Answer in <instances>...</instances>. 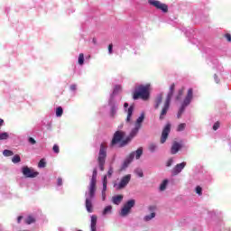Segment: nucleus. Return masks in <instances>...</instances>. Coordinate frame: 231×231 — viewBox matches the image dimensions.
<instances>
[{"label": "nucleus", "mask_w": 231, "mask_h": 231, "mask_svg": "<svg viewBox=\"0 0 231 231\" xmlns=\"http://www.w3.org/2000/svg\"><path fill=\"white\" fill-rule=\"evenodd\" d=\"M151 85L146 84V85H139L133 95L134 100H138L141 98V100H148L149 97H151Z\"/></svg>", "instance_id": "obj_1"}, {"label": "nucleus", "mask_w": 231, "mask_h": 231, "mask_svg": "<svg viewBox=\"0 0 231 231\" xmlns=\"http://www.w3.org/2000/svg\"><path fill=\"white\" fill-rule=\"evenodd\" d=\"M143 120H145V116L142 114L136 120L135 122V126L134 128L131 131L130 134L128 137L125 138V141L122 142L121 147H125L131 140L138 134V131L142 129V124L143 123Z\"/></svg>", "instance_id": "obj_2"}, {"label": "nucleus", "mask_w": 231, "mask_h": 231, "mask_svg": "<svg viewBox=\"0 0 231 231\" xmlns=\"http://www.w3.org/2000/svg\"><path fill=\"white\" fill-rule=\"evenodd\" d=\"M174 89H176V85L173 83L170 87V92L167 95V97L164 101V105L161 110L159 119L164 120L167 113L171 107V99L172 98V95H174Z\"/></svg>", "instance_id": "obj_3"}, {"label": "nucleus", "mask_w": 231, "mask_h": 231, "mask_svg": "<svg viewBox=\"0 0 231 231\" xmlns=\"http://www.w3.org/2000/svg\"><path fill=\"white\" fill-rule=\"evenodd\" d=\"M107 158V144L102 143L99 148V153L97 158L98 166L101 171H104V166L106 165V159Z\"/></svg>", "instance_id": "obj_4"}, {"label": "nucleus", "mask_w": 231, "mask_h": 231, "mask_svg": "<svg viewBox=\"0 0 231 231\" xmlns=\"http://www.w3.org/2000/svg\"><path fill=\"white\" fill-rule=\"evenodd\" d=\"M193 95L194 90L192 88H189L187 96L185 97L181 104V106L180 107L179 112L177 114L178 118H181V115H183V113L185 112V107H187V106H189L190 102H192Z\"/></svg>", "instance_id": "obj_5"}, {"label": "nucleus", "mask_w": 231, "mask_h": 231, "mask_svg": "<svg viewBox=\"0 0 231 231\" xmlns=\"http://www.w3.org/2000/svg\"><path fill=\"white\" fill-rule=\"evenodd\" d=\"M124 138H125V132L120 130L115 132L110 143V147H115L117 143H119V147H124L122 146V142H125Z\"/></svg>", "instance_id": "obj_6"}, {"label": "nucleus", "mask_w": 231, "mask_h": 231, "mask_svg": "<svg viewBox=\"0 0 231 231\" xmlns=\"http://www.w3.org/2000/svg\"><path fill=\"white\" fill-rule=\"evenodd\" d=\"M97 169H94L90 184L88 186V195L90 196V198H95V192H97Z\"/></svg>", "instance_id": "obj_7"}, {"label": "nucleus", "mask_w": 231, "mask_h": 231, "mask_svg": "<svg viewBox=\"0 0 231 231\" xmlns=\"http://www.w3.org/2000/svg\"><path fill=\"white\" fill-rule=\"evenodd\" d=\"M143 154V148L140 147L135 152H133L129 154L128 160L124 162V167H127L133 160H134V156L136 160H140L141 156Z\"/></svg>", "instance_id": "obj_8"}, {"label": "nucleus", "mask_w": 231, "mask_h": 231, "mask_svg": "<svg viewBox=\"0 0 231 231\" xmlns=\"http://www.w3.org/2000/svg\"><path fill=\"white\" fill-rule=\"evenodd\" d=\"M148 3L157 10H161L163 14H167L169 12V5L158 0H148Z\"/></svg>", "instance_id": "obj_9"}, {"label": "nucleus", "mask_w": 231, "mask_h": 231, "mask_svg": "<svg viewBox=\"0 0 231 231\" xmlns=\"http://www.w3.org/2000/svg\"><path fill=\"white\" fill-rule=\"evenodd\" d=\"M136 201H134V199H130L128 200L123 207V208L121 209V216L125 217L127 216V214H129V212H131V208H133V207H134Z\"/></svg>", "instance_id": "obj_10"}, {"label": "nucleus", "mask_w": 231, "mask_h": 231, "mask_svg": "<svg viewBox=\"0 0 231 231\" xmlns=\"http://www.w3.org/2000/svg\"><path fill=\"white\" fill-rule=\"evenodd\" d=\"M22 174H23L25 178H37L39 172L28 166H24L22 168Z\"/></svg>", "instance_id": "obj_11"}, {"label": "nucleus", "mask_w": 231, "mask_h": 231, "mask_svg": "<svg viewBox=\"0 0 231 231\" xmlns=\"http://www.w3.org/2000/svg\"><path fill=\"white\" fill-rule=\"evenodd\" d=\"M129 181H131V175L130 174L124 176L121 179L119 184L115 185V187H116L117 190H122V189H125V187H127V185H129Z\"/></svg>", "instance_id": "obj_12"}, {"label": "nucleus", "mask_w": 231, "mask_h": 231, "mask_svg": "<svg viewBox=\"0 0 231 231\" xmlns=\"http://www.w3.org/2000/svg\"><path fill=\"white\" fill-rule=\"evenodd\" d=\"M169 133H171V124H167L163 128L161 136V143L167 142V139L169 138Z\"/></svg>", "instance_id": "obj_13"}, {"label": "nucleus", "mask_w": 231, "mask_h": 231, "mask_svg": "<svg viewBox=\"0 0 231 231\" xmlns=\"http://www.w3.org/2000/svg\"><path fill=\"white\" fill-rule=\"evenodd\" d=\"M186 165L187 162H181L177 164L171 171L172 176H178V174H180V172H181L185 169Z\"/></svg>", "instance_id": "obj_14"}, {"label": "nucleus", "mask_w": 231, "mask_h": 231, "mask_svg": "<svg viewBox=\"0 0 231 231\" xmlns=\"http://www.w3.org/2000/svg\"><path fill=\"white\" fill-rule=\"evenodd\" d=\"M91 199H93V198H91L88 194V198L86 199V208H87V211L91 213L93 212V202L91 201Z\"/></svg>", "instance_id": "obj_15"}, {"label": "nucleus", "mask_w": 231, "mask_h": 231, "mask_svg": "<svg viewBox=\"0 0 231 231\" xmlns=\"http://www.w3.org/2000/svg\"><path fill=\"white\" fill-rule=\"evenodd\" d=\"M180 149H181V143L178 142H173V144L171 145V154H177Z\"/></svg>", "instance_id": "obj_16"}, {"label": "nucleus", "mask_w": 231, "mask_h": 231, "mask_svg": "<svg viewBox=\"0 0 231 231\" xmlns=\"http://www.w3.org/2000/svg\"><path fill=\"white\" fill-rule=\"evenodd\" d=\"M98 217H97V215H92L91 216V224H90V228L91 231H97V221Z\"/></svg>", "instance_id": "obj_17"}, {"label": "nucleus", "mask_w": 231, "mask_h": 231, "mask_svg": "<svg viewBox=\"0 0 231 231\" xmlns=\"http://www.w3.org/2000/svg\"><path fill=\"white\" fill-rule=\"evenodd\" d=\"M124 199V195H116L112 198V203L114 205H120Z\"/></svg>", "instance_id": "obj_18"}, {"label": "nucleus", "mask_w": 231, "mask_h": 231, "mask_svg": "<svg viewBox=\"0 0 231 231\" xmlns=\"http://www.w3.org/2000/svg\"><path fill=\"white\" fill-rule=\"evenodd\" d=\"M162 100H163V95L161 94V95L157 96V97L155 99V109H158V107H160Z\"/></svg>", "instance_id": "obj_19"}, {"label": "nucleus", "mask_w": 231, "mask_h": 231, "mask_svg": "<svg viewBox=\"0 0 231 231\" xmlns=\"http://www.w3.org/2000/svg\"><path fill=\"white\" fill-rule=\"evenodd\" d=\"M134 111V106H130L127 110L126 122H131V116H133V112Z\"/></svg>", "instance_id": "obj_20"}, {"label": "nucleus", "mask_w": 231, "mask_h": 231, "mask_svg": "<svg viewBox=\"0 0 231 231\" xmlns=\"http://www.w3.org/2000/svg\"><path fill=\"white\" fill-rule=\"evenodd\" d=\"M111 210H113V207L106 206L103 210V216H106V214H111Z\"/></svg>", "instance_id": "obj_21"}, {"label": "nucleus", "mask_w": 231, "mask_h": 231, "mask_svg": "<svg viewBox=\"0 0 231 231\" xmlns=\"http://www.w3.org/2000/svg\"><path fill=\"white\" fill-rule=\"evenodd\" d=\"M78 64H79V66H84V53L79 55Z\"/></svg>", "instance_id": "obj_22"}, {"label": "nucleus", "mask_w": 231, "mask_h": 231, "mask_svg": "<svg viewBox=\"0 0 231 231\" xmlns=\"http://www.w3.org/2000/svg\"><path fill=\"white\" fill-rule=\"evenodd\" d=\"M25 223L26 225H32V223H35V217L32 216L27 217V218L25 219Z\"/></svg>", "instance_id": "obj_23"}, {"label": "nucleus", "mask_w": 231, "mask_h": 231, "mask_svg": "<svg viewBox=\"0 0 231 231\" xmlns=\"http://www.w3.org/2000/svg\"><path fill=\"white\" fill-rule=\"evenodd\" d=\"M185 127H187V124L181 123V124H180V125H178L177 131H178L179 133H181V131H185Z\"/></svg>", "instance_id": "obj_24"}, {"label": "nucleus", "mask_w": 231, "mask_h": 231, "mask_svg": "<svg viewBox=\"0 0 231 231\" xmlns=\"http://www.w3.org/2000/svg\"><path fill=\"white\" fill-rule=\"evenodd\" d=\"M167 183H169V180H164L160 186V190L162 191L165 190L167 189Z\"/></svg>", "instance_id": "obj_25"}, {"label": "nucleus", "mask_w": 231, "mask_h": 231, "mask_svg": "<svg viewBox=\"0 0 231 231\" xmlns=\"http://www.w3.org/2000/svg\"><path fill=\"white\" fill-rule=\"evenodd\" d=\"M153 217H156V213L152 212L150 215H147L144 217V221H151V219H153Z\"/></svg>", "instance_id": "obj_26"}, {"label": "nucleus", "mask_w": 231, "mask_h": 231, "mask_svg": "<svg viewBox=\"0 0 231 231\" xmlns=\"http://www.w3.org/2000/svg\"><path fill=\"white\" fill-rule=\"evenodd\" d=\"M12 162L13 163H20L21 162V156L19 154H15L13 158H12Z\"/></svg>", "instance_id": "obj_27"}, {"label": "nucleus", "mask_w": 231, "mask_h": 231, "mask_svg": "<svg viewBox=\"0 0 231 231\" xmlns=\"http://www.w3.org/2000/svg\"><path fill=\"white\" fill-rule=\"evenodd\" d=\"M63 113H64V110L61 108V106H59L56 109V116L60 117L62 116Z\"/></svg>", "instance_id": "obj_28"}, {"label": "nucleus", "mask_w": 231, "mask_h": 231, "mask_svg": "<svg viewBox=\"0 0 231 231\" xmlns=\"http://www.w3.org/2000/svg\"><path fill=\"white\" fill-rule=\"evenodd\" d=\"M8 138H10V135L8 134V133L4 132L0 134V140H8Z\"/></svg>", "instance_id": "obj_29"}, {"label": "nucleus", "mask_w": 231, "mask_h": 231, "mask_svg": "<svg viewBox=\"0 0 231 231\" xmlns=\"http://www.w3.org/2000/svg\"><path fill=\"white\" fill-rule=\"evenodd\" d=\"M4 156H14V152L12 150H4Z\"/></svg>", "instance_id": "obj_30"}, {"label": "nucleus", "mask_w": 231, "mask_h": 231, "mask_svg": "<svg viewBox=\"0 0 231 231\" xmlns=\"http://www.w3.org/2000/svg\"><path fill=\"white\" fill-rule=\"evenodd\" d=\"M38 167L40 169H44V167H46V162L44 161V159H42L39 163H38Z\"/></svg>", "instance_id": "obj_31"}, {"label": "nucleus", "mask_w": 231, "mask_h": 231, "mask_svg": "<svg viewBox=\"0 0 231 231\" xmlns=\"http://www.w3.org/2000/svg\"><path fill=\"white\" fill-rule=\"evenodd\" d=\"M196 193L199 194V196H201L203 194V189L201 188V186L196 187Z\"/></svg>", "instance_id": "obj_32"}, {"label": "nucleus", "mask_w": 231, "mask_h": 231, "mask_svg": "<svg viewBox=\"0 0 231 231\" xmlns=\"http://www.w3.org/2000/svg\"><path fill=\"white\" fill-rule=\"evenodd\" d=\"M52 151L53 152H55L56 154H59V152H60V149L59 148V145L54 144L52 147Z\"/></svg>", "instance_id": "obj_33"}, {"label": "nucleus", "mask_w": 231, "mask_h": 231, "mask_svg": "<svg viewBox=\"0 0 231 231\" xmlns=\"http://www.w3.org/2000/svg\"><path fill=\"white\" fill-rule=\"evenodd\" d=\"M115 115H116V106H112L111 107V116L115 118Z\"/></svg>", "instance_id": "obj_34"}, {"label": "nucleus", "mask_w": 231, "mask_h": 231, "mask_svg": "<svg viewBox=\"0 0 231 231\" xmlns=\"http://www.w3.org/2000/svg\"><path fill=\"white\" fill-rule=\"evenodd\" d=\"M149 151H150L151 152H154L156 151V144L151 143V144L149 145Z\"/></svg>", "instance_id": "obj_35"}, {"label": "nucleus", "mask_w": 231, "mask_h": 231, "mask_svg": "<svg viewBox=\"0 0 231 231\" xmlns=\"http://www.w3.org/2000/svg\"><path fill=\"white\" fill-rule=\"evenodd\" d=\"M219 125H220L219 121L216 122V123L213 125V131H217V129H219Z\"/></svg>", "instance_id": "obj_36"}, {"label": "nucleus", "mask_w": 231, "mask_h": 231, "mask_svg": "<svg viewBox=\"0 0 231 231\" xmlns=\"http://www.w3.org/2000/svg\"><path fill=\"white\" fill-rule=\"evenodd\" d=\"M28 142L31 143V145H35V143H37V141H35L33 137H29Z\"/></svg>", "instance_id": "obj_37"}, {"label": "nucleus", "mask_w": 231, "mask_h": 231, "mask_svg": "<svg viewBox=\"0 0 231 231\" xmlns=\"http://www.w3.org/2000/svg\"><path fill=\"white\" fill-rule=\"evenodd\" d=\"M113 172H114L113 167H110L109 170H108V171H107V176H108L109 178H111V176H113Z\"/></svg>", "instance_id": "obj_38"}, {"label": "nucleus", "mask_w": 231, "mask_h": 231, "mask_svg": "<svg viewBox=\"0 0 231 231\" xmlns=\"http://www.w3.org/2000/svg\"><path fill=\"white\" fill-rule=\"evenodd\" d=\"M120 89H122V86L116 85L114 88V93H116V91H120Z\"/></svg>", "instance_id": "obj_39"}, {"label": "nucleus", "mask_w": 231, "mask_h": 231, "mask_svg": "<svg viewBox=\"0 0 231 231\" xmlns=\"http://www.w3.org/2000/svg\"><path fill=\"white\" fill-rule=\"evenodd\" d=\"M108 53L111 55V53H113V43H110L108 45Z\"/></svg>", "instance_id": "obj_40"}, {"label": "nucleus", "mask_w": 231, "mask_h": 231, "mask_svg": "<svg viewBox=\"0 0 231 231\" xmlns=\"http://www.w3.org/2000/svg\"><path fill=\"white\" fill-rule=\"evenodd\" d=\"M184 91H185V87H182V88L179 90L178 94L183 97Z\"/></svg>", "instance_id": "obj_41"}, {"label": "nucleus", "mask_w": 231, "mask_h": 231, "mask_svg": "<svg viewBox=\"0 0 231 231\" xmlns=\"http://www.w3.org/2000/svg\"><path fill=\"white\" fill-rule=\"evenodd\" d=\"M225 37H226V41H227L228 42H231V35H230V33H226V34L225 35Z\"/></svg>", "instance_id": "obj_42"}, {"label": "nucleus", "mask_w": 231, "mask_h": 231, "mask_svg": "<svg viewBox=\"0 0 231 231\" xmlns=\"http://www.w3.org/2000/svg\"><path fill=\"white\" fill-rule=\"evenodd\" d=\"M106 190H107V184L103 183V190H102V193L104 194L106 192Z\"/></svg>", "instance_id": "obj_43"}, {"label": "nucleus", "mask_w": 231, "mask_h": 231, "mask_svg": "<svg viewBox=\"0 0 231 231\" xmlns=\"http://www.w3.org/2000/svg\"><path fill=\"white\" fill-rule=\"evenodd\" d=\"M172 159H170L167 162H166V167H171V165H172Z\"/></svg>", "instance_id": "obj_44"}, {"label": "nucleus", "mask_w": 231, "mask_h": 231, "mask_svg": "<svg viewBox=\"0 0 231 231\" xmlns=\"http://www.w3.org/2000/svg\"><path fill=\"white\" fill-rule=\"evenodd\" d=\"M137 174H138L139 178H143V171H138Z\"/></svg>", "instance_id": "obj_45"}, {"label": "nucleus", "mask_w": 231, "mask_h": 231, "mask_svg": "<svg viewBox=\"0 0 231 231\" xmlns=\"http://www.w3.org/2000/svg\"><path fill=\"white\" fill-rule=\"evenodd\" d=\"M106 184L107 185V175H105L104 178H103V184Z\"/></svg>", "instance_id": "obj_46"}, {"label": "nucleus", "mask_w": 231, "mask_h": 231, "mask_svg": "<svg viewBox=\"0 0 231 231\" xmlns=\"http://www.w3.org/2000/svg\"><path fill=\"white\" fill-rule=\"evenodd\" d=\"M58 185L60 187L62 185V178H58Z\"/></svg>", "instance_id": "obj_47"}, {"label": "nucleus", "mask_w": 231, "mask_h": 231, "mask_svg": "<svg viewBox=\"0 0 231 231\" xmlns=\"http://www.w3.org/2000/svg\"><path fill=\"white\" fill-rule=\"evenodd\" d=\"M214 79H215L217 84H219V78L217 76V74L214 75Z\"/></svg>", "instance_id": "obj_48"}, {"label": "nucleus", "mask_w": 231, "mask_h": 231, "mask_svg": "<svg viewBox=\"0 0 231 231\" xmlns=\"http://www.w3.org/2000/svg\"><path fill=\"white\" fill-rule=\"evenodd\" d=\"M70 89H71L72 91H75V89H77V85H71V86H70Z\"/></svg>", "instance_id": "obj_49"}, {"label": "nucleus", "mask_w": 231, "mask_h": 231, "mask_svg": "<svg viewBox=\"0 0 231 231\" xmlns=\"http://www.w3.org/2000/svg\"><path fill=\"white\" fill-rule=\"evenodd\" d=\"M181 95H180V94H178L177 96H176V100H181Z\"/></svg>", "instance_id": "obj_50"}, {"label": "nucleus", "mask_w": 231, "mask_h": 231, "mask_svg": "<svg viewBox=\"0 0 231 231\" xmlns=\"http://www.w3.org/2000/svg\"><path fill=\"white\" fill-rule=\"evenodd\" d=\"M23 219V216L18 217L17 223H21V220Z\"/></svg>", "instance_id": "obj_51"}, {"label": "nucleus", "mask_w": 231, "mask_h": 231, "mask_svg": "<svg viewBox=\"0 0 231 231\" xmlns=\"http://www.w3.org/2000/svg\"><path fill=\"white\" fill-rule=\"evenodd\" d=\"M3 124H5V120L0 118V127H1V125H3Z\"/></svg>", "instance_id": "obj_52"}, {"label": "nucleus", "mask_w": 231, "mask_h": 231, "mask_svg": "<svg viewBox=\"0 0 231 231\" xmlns=\"http://www.w3.org/2000/svg\"><path fill=\"white\" fill-rule=\"evenodd\" d=\"M124 107H125V108L129 107V103H125Z\"/></svg>", "instance_id": "obj_53"}, {"label": "nucleus", "mask_w": 231, "mask_h": 231, "mask_svg": "<svg viewBox=\"0 0 231 231\" xmlns=\"http://www.w3.org/2000/svg\"><path fill=\"white\" fill-rule=\"evenodd\" d=\"M92 41H93L94 44H97V39L94 38Z\"/></svg>", "instance_id": "obj_54"}, {"label": "nucleus", "mask_w": 231, "mask_h": 231, "mask_svg": "<svg viewBox=\"0 0 231 231\" xmlns=\"http://www.w3.org/2000/svg\"><path fill=\"white\" fill-rule=\"evenodd\" d=\"M150 210H152V207H150Z\"/></svg>", "instance_id": "obj_55"}]
</instances>
